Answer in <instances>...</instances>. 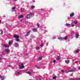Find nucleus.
<instances>
[{"instance_id": "48", "label": "nucleus", "mask_w": 80, "mask_h": 80, "mask_svg": "<svg viewBox=\"0 0 80 80\" xmlns=\"http://www.w3.org/2000/svg\"><path fill=\"white\" fill-rule=\"evenodd\" d=\"M78 69H80V67L78 68Z\"/></svg>"}, {"instance_id": "12", "label": "nucleus", "mask_w": 80, "mask_h": 80, "mask_svg": "<svg viewBox=\"0 0 80 80\" xmlns=\"http://www.w3.org/2000/svg\"><path fill=\"white\" fill-rule=\"evenodd\" d=\"M79 36V34L78 33H76L75 35L76 38H78V37Z\"/></svg>"}, {"instance_id": "28", "label": "nucleus", "mask_w": 80, "mask_h": 80, "mask_svg": "<svg viewBox=\"0 0 80 80\" xmlns=\"http://www.w3.org/2000/svg\"><path fill=\"white\" fill-rule=\"evenodd\" d=\"M53 79H57V76H54L53 77Z\"/></svg>"}, {"instance_id": "45", "label": "nucleus", "mask_w": 80, "mask_h": 80, "mask_svg": "<svg viewBox=\"0 0 80 80\" xmlns=\"http://www.w3.org/2000/svg\"><path fill=\"white\" fill-rule=\"evenodd\" d=\"M74 32H72V34H74Z\"/></svg>"}, {"instance_id": "15", "label": "nucleus", "mask_w": 80, "mask_h": 80, "mask_svg": "<svg viewBox=\"0 0 80 80\" xmlns=\"http://www.w3.org/2000/svg\"><path fill=\"white\" fill-rule=\"evenodd\" d=\"M16 75H22L21 73H20L19 72H18L16 73Z\"/></svg>"}, {"instance_id": "44", "label": "nucleus", "mask_w": 80, "mask_h": 80, "mask_svg": "<svg viewBox=\"0 0 80 80\" xmlns=\"http://www.w3.org/2000/svg\"><path fill=\"white\" fill-rule=\"evenodd\" d=\"M32 2H35V0H32Z\"/></svg>"}, {"instance_id": "51", "label": "nucleus", "mask_w": 80, "mask_h": 80, "mask_svg": "<svg viewBox=\"0 0 80 80\" xmlns=\"http://www.w3.org/2000/svg\"><path fill=\"white\" fill-rule=\"evenodd\" d=\"M14 1H17V0H13Z\"/></svg>"}, {"instance_id": "33", "label": "nucleus", "mask_w": 80, "mask_h": 80, "mask_svg": "<svg viewBox=\"0 0 80 80\" xmlns=\"http://www.w3.org/2000/svg\"><path fill=\"white\" fill-rule=\"evenodd\" d=\"M41 47H43V45L42 43H41Z\"/></svg>"}, {"instance_id": "32", "label": "nucleus", "mask_w": 80, "mask_h": 80, "mask_svg": "<svg viewBox=\"0 0 80 80\" xmlns=\"http://www.w3.org/2000/svg\"><path fill=\"white\" fill-rule=\"evenodd\" d=\"M73 72V70H69L68 71V72Z\"/></svg>"}, {"instance_id": "50", "label": "nucleus", "mask_w": 80, "mask_h": 80, "mask_svg": "<svg viewBox=\"0 0 80 80\" xmlns=\"http://www.w3.org/2000/svg\"><path fill=\"white\" fill-rule=\"evenodd\" d=\"M70 36H71V37H73V35H71Z\"/></svg>"}, {"instance_id": "4", "label": "nucleus", "mask_w": 80, "mask_h": 80, "mask_svg": "<svg viewBox=\"0 0 80 80\" xmlns=\"http://www.w3.org/2000/svg\"><path fill=\"white\" fill-rule=\"evenodd\" d=\"M0 77L1 78V80H3L4 79H5L6 78V77L5 76H3L2 77L1 75H0Z\"/></svg>"}, {"instance_id": "54", "label": "nucleus", "mask_w": 80, "mask_h": 80, "mask_svg": "<svg viewBox=\"0 0 80 80\" xmlns=\"http://www.w3.org/2000/svg\"><path fill=\"white\" fill-rule=\"evenodd\" d=\"M5 17V16H4V17Z\"/></svg>"}, {"instance_id": "37", "label": "nucleus", "mask_w": 80, "mask_h": 80, "mask_svg": "<svg viewBox=\"0 0 80 80\" xmlns=\"http://www.w3.org/2000/svg\"><path fill=\"white\" fill-rule=\"evenodd\" d=\"M74 26H75V25L73 24H72V25L71 26V27H74Z\"/></svg>"}, {"instance_id": "17", "label": "nucleus", "mask_w": 80, "mask_h": 80, "mask_svg": "<svg viewBox=\"0 0 80 80\" xmlns=\"http://www.w3.org/2000/svg\"><path fill=\"white\" fill-rule=\"evenodd\" d=\"M68 38V36H66L65 37H64V40H67V38Z\"/></svg>"}, {"instance_id": "19", "label": "nucleus", "mask_w": 80, "mask_h": 80, "mask_svg": "<svg viewBox=\"0 0 80 80\" xmlns=\"http://www.w3.org/2000/svg\"><path fill=\"white\" fill-rule=\"evenodd\" d=\"M60 59H61V58L60 57V56H58V58H57L58 60H60Z\"/></svg>"}, {"instance_id": "18", "label": "nucleus", "mask_w": 80, "mask_h": 80, "mask_svg": "<svg viewBox=\"0 0 80 80\" xmlns=\"http://www.w3.org/2000/svg\"><path fill=\"white\" fill-rule=\"evenodd\" d=\"M74 23L75 25H77L78 23L77 22V21H74Z\"/></svg>"}, {"instance_id": "47", "label": "nucleus", "mask_w": 80, "mask_h": 80, "mask_svg": "<svg viewBox=\"0 0 80 80\" xmlns=\"http://www.w3.org/2000/svg\"><path fill=\"white\" fill-rule=\"evenodd\" d=\"M46 46H48V43H46Z\"/></svg>"}, {"instance_id": "40", "label": "nucleus", "mask_w": 80, "mask_h": 80, "mask_svg": "<svg viewBox=\"0 0 80 80\" xmlns=\"http://www.w3.org/2000/svg\"><path fill=\"white\" fill-rule=\"evenodd\" d=\"M22 21H23V19H21V20H20L21 23H22Z\"/></svg>"}, {"instance_id": "11", "label": "nucleus", "mask_w": 80, "mask_h": 80, "mask_svg": "<svg viewBox=\"0 0 80 80\" xmlns=\"http://www.w3.org/2000/svg\"><path fill=\"white\" fill-rule=\"evenodd\" d=\"M18 17L20 18H23V17H24V16H23V15H21L20 16H19Z\"/></svg>"}, {"instance_id": "13", "label": "nucleus", "mask_w": 80, "mask_h": 80, "mask_svg": "<svg viewBox=\"0 0 80 80\" xmlns=\"http://www.w3.org/2000/svg\"><path fill=\"white\" fill-rule=\"evenodd\" d=\"M32 31L33 32H37V30L35 29H32Z\"/></svg>"}, {"instance_id": "41", "label": "nucleus", "mask_w": 80, "mask_h": 80, "mask_svg": "<svg viewBox=\"0 0 80 80\" xmlns=\"http://www.w3.org/2000/svg\"><path fill=\"white\" fill-rule=\"evenodd\" d=\"M76 80H80V78H78L76 79Z\"/></svg>"}, {"instance_id": "42", "label": "nucleus", "mask_w": 80, "mask_h": 80, "mask_svg": "<svg viewBox=\"0 0 80 80\" xmlns=\"http://www.w3.org/2000/svg\"><path fill=\"white\" fill-rule=\"evenodd\" d=\"M61 72H62V73H63L64 72V71H63V70H62Z\"/></svg>"}, {"instance_id": "31", "label": "nucleus", "mask_w": 80, "mask_h": 80, "mask_svg": "<svg viewBox=\"0 0 80 80\" xmlns=\"http://www.w3.org/2000/svg\"><path fill=\"white\" fill-rule=\"evenodd\" d=\"M55 38H56V37H52V39H55Z\"/></svg>"}, {"instance_id": "5", "label": "nucleus", "mask_w": 80, "mask_h": 80, "mask_svg": "<svg viewBox=\"0 0 80 80\" xmlns=\"http://www.w3.org/2000/svg\"><path fill=\"white\" fill-rule=\"evenodd\" d=\"M4 51H5V52H8L9 53L10 52V50H9V49L8 48L5 49Z\"/></svg>"}, {"instance_id": "9", "label": "nucleus", "mask_w": 80, "mask_h": 80, "mask_svg": "<svg viewBox=\"0 0 80 80\" xmlns=\"http://www.w3.org/2000/svg\"><path fill=\"white\" fill-rule=\"evenodd\" d=\"M16 8L15 7H13L11 9L12 10V12H15V8Z\"/></svg>"}, {"instance_id": "34", "label": "nucleus", "mask_w": 80, "mask_h": 80, "mask_svg": "<svg viewBox=\"0 0 80 80\" xmlns=\"http://www.w3.org/2000/svg\"><path fill=\"white\" fill-rule=\"evenodd\" d=\"M74 63H78V61L75 60V61H74Z\"/></svg>"}, {"instance_id": "49", "label": "nucleus", "mask_w": 80, "mask_h": 80, "mask_svg": "<svg viewBox=\"0 0 80 80\" xmlns=\"http://www.w3.org/2000/svg\"><path fill=\"white\" fill-rule=\"evenodd\" d=\"M2 55H5V54H4V53H2Z\"/></svg>"}, {"instance_id": "55", "label": "nucleus", "mask_w": 80, "mask_h": 80, "mask_svg": "<svg viewBox=\"0 0 80 80\" xmlns=\"http://www.w3.org/2000/svg\"><path fill=\"white\" fill-rule=\"evenodd\" d=\"M28 55H29L28 54Z\"/></svg>"}, {"instance_id": "16", "label": "nucleus", "mask_w": 80, "mask_h": 80, "mask_svg": "<svg viewBox=\"0 0 80 80\" xmlns=\"http://www.w3.org/2000/svg\"><path fill=\"white\" fill-rule=\"evenodd\" d=\"M3 46L5 47H7L8 48V47H9V46H8V45H4Z\"/></svg>"}, {"instance_id": "39", "label": "nucleus", "mask_w": 80, "mask_h": 80, "mask_svg": "<svg viewBox=\"0 0 80 80\" xmlns=\"http://www.w3.org/2000/svg\"><path fill=\"white\" fill-rule=\"evenodd\" d=\"M41 11H44V9H41Z\"/></svg>"}, {"instance_id": "38", "label": "nucleus", "mask_w": 80, "mask_h": 80, "mask_svg": "<svg viewBox=\"0 0 80 80\" xmlns=\"http://www.w3.org/2000/svg\"><path fill=\"white\" fill-rule=\"evenodd\" d=\"M38 12H40V9H38Z\"/></svg>"}, {"instance_id": "26", "label": "nucleus", "mask_w": 80, "mask_h": 80, "mask_svg": "<svg viewBox=\"0 0 80 80\" xmlns=\"http://www.w3.org/2000/svg\"><path fill=\"white\" fill-rule=\"evenodd\" d=\"M6 60V59H5L4 58H0V60Z\"/></svg>"}, {"instance_id": "14", "label": "nucleus", "mask_w": 80, "mask_h": 80, "mask_svg": "<svg viewBox=\"0 0 80 80\" xmlns=\"http://www.w3.org/2000/svg\"><path fill=\"white\" fill-rule=\"evenodd\" d=\"M35 48L37 50H40V47H36Z\"/></svg>"}, {"instance_id": "8", "label": "nucleus", "mask_w": 80, "mask_h": 80, "mask_svg": "<svg viewBox=\"0 0 80 80\" xmlns=\"http://www.w3.org/2000/svg\"><path fill=\"white\" fill-rule=\"evenodd\" d=\"M30 30H29L27 33L26 37H27L29 35H30Z\"/></svg>"}, {"instance_id": "6", "label": "nucleus", "mask_w": 80, "mask_h": 80, "mask_svg": "<svg viewBox=\"0 0 80 80\" xmlns=\"http://www.w3.org/2000/svg\"><path fill=\"white\" fill-rule=\"evenodd\" d=\"M74 13L72 12L70 14V17H73L74 16Z\"/></svg>"}, {"instance_id": "22", "label": "nucleus", "mask_w": 80, "mask_h": 80, "mask_svg": "<svg viewBox=\"0 0 80 80\" xmlns=\"http://www.w3.org/2000/svg\"><path fill=\"white\" fill-rule=\"evenodd\" d=\"M12 43H13V42H12V41H10L9 42V45H12Z\"/></svg>"}, {"instance_id": "27", "label": "nucleus", "mask_w": 80, "mask_h": 80, "mask_svg": "<svg viewBox=\"0 0 80 80\" xmlns=\"http://www.w3.org/2000/svg\"><path fill=\"white\" fill-rule=\"evenodd\" d=\"M31 8L32 9H33L34 8H35V6H31Z\"/></svg>"}, {"instance_id": "53", "label": "nucleus", "mask_w": 80, "mask_h": 80, "mask_svg": "<svg viewBox=\"0 0 80 80\" xmlns=\"http://www.w3.org/2000/svg\"><path fill=\"white\" fill-rule=\"evenodd\" d=\"M73 38V37H72V39Z\"/></svg>"}, {"instance_id": "7", "label": "nucleus", "mask_w": 80, "mask_h": 80, "mask_svg": "<svg viewBox=\"0 0 80 80\" xmlns=\"http://www.w3.org/2000/svg\"><path fill=\"white\" fill-rule=\"evenodd\" d=\"M18 46H19L18 43L17 42L15 43L14 46L15 47H18Z\"/></svg>"}, {"instance_id": "43", "label": "nucleus", "mask_w": 80, "mask_h": 80, "mask_svg": "<svg viewBox=\"0 0 80 80\" xmlns=\"http://www.w3.org/2000/svg\"><path fill=\"white\" fill-rule=\"evenodd\" d=\"M8 67H12V66H11V65H9Z\"/></svg>"}, {"instance_id": "36", "label": "nucleus", "mask_w": 80, "mask_h": 80, "mask_svg": "<svg viewBox=\"0 0 80 80\" xmlns=\"http://www.w3.org/2000/svg\"><path fill=\"white\" fill-rule=\"evenodd\" d=\"M52 62H53V63H56V61H55V60H53Z\"/></svg>"}, {"instance_id": "29", "label": "nucleus", "mask_w": 80, "mask_h": 80, "mask_svg": "<svg viewBox=\"0 0 80 80\" xmlns=\"http://www.w3.org/2000/svg\"><path fill=\"white\" fill-rule=\"evenodd\" d=\"M27 73H28V74H29V75H31V73H30V72H27Z\"/></svg>"}, {"instance_id": "46", "label": "nucleus", "mask_w": 80, "mask_h": 80, "mask_svg": "<svg viewBox=\"0 0 80 80\" xmlns=\"http://www.w3.org/2000/svg\"><path fill=\"white\" fill-rule=\"evenodd\" d=\"M2 23V21L0 20V24Z\"/></svg>"}, {"instance_id": "24", "label": "nucleus", "mask_w": 80, "mask_h": 80, "mask_svg": "<svg viewBox=\"0 0 80 80\" xmlns=\"http://www.w3.org/2000/svg\"><path fill=\"white\" fill-rule=\"evenodd\" d=\"M36 68H37L38 69H40V67L38 66H36Z\"/></svg>"}, {"instance_id": "52", "label": "nucleus", "mask_w": 80, "mask_h": 80, "mask_svg": "<svg viewBox=\"0 0 80 80\" xmlns=\"http://www.w3.org/2000/svg\"><path fill=\"white\" fill-rule=\"evenodd\" d=\"M21 11H22V12H23V10L21 9Z\"/></svg>"}, {"instance_id": "20", "label": "nucleus", "mask_w": 80, "mask_h": 80, "mask_svg": "<svg viewBox=\"0 0 80 80\" xmlns=\"http://www.w3.org/2000/svg\"><path fill=\"white\" fill-rule=\"evenodd\" d=\"M0 32H1V33H0V35H2L3 33V32L2 30H0Z\"/></svg>"}, {"instance_id": "35", "label": "nucleus", "mask_w": 80, "mask_h": 80, "mask_svg": "<svg viewBox=\"0 0 80 80\" xmlns=\"http://www.w3.org/2000/svg\"><path fill=\"white\" fill-rule=\"evenodd\" d=\"M78 50H77L76 51V52L77 53H78Z\"/></svg>"}, {"instance_id": "2", "label": "nucleus", "mask_w": 80, "mask_h": 80, "mask_svg": "<svg viewBox=\"0 0 80 80\" xmlns=\"http://www.w3.org/2000/svg\"><path fill=\"white\" fill-rule=\"evenodd\" d=\"M32 13H30L28 14L27 15V18H30L32 17Z\"/></svg>"}, {"instance_id": "30", "label": "nucleus", "mask_w": 80, "mask_h": 80, "mask_svg": "<svg viewBox=\"0 0 80 80\" xmlns=\"http://www.w3.org/2000/svg\"><path fill=\"white\" fill-rule=\"evenodd\" d=\"M37 26H38V28H39V24L38 23H37Z\"/></svg>"}, {"instance_id": "25", "label": "nucleus", "mask_w": 80, "mask_h": 80, "mask_svg": "<svg viewBox=\"0 0 80 80\" xmlns=\"http://www.w3.org/2000/svg\"><path fill=\"white\" fill-rule=\"evenodd\" d=\"M42 57H39V60H42Z\"/></svg>"}, {"instance_id": "1", "label": "nucleus", "mask_w": 80, "mask_h": 80, "mask_svg": "<svg viewBox=\"0 0 80 80\" xmlns=\"http://www.w3.org/2000/svg\"><path fill=\"white\" fill-rule=\"evenodd\" d=\"M14 37L16 38V41H17V42H19L20 41V39H18V38H19V36H18V35H14Z\"/></svg>"}, {"instance_id": "3", "label": "nucleus", "mask_w": 80, "mask_h": 80, "mask_svg": "<svg viewBox=\"0 0 80 80\" xmlns=\"http://www.w3.org/2000/svg\"><path fill=\"white\" fill-rule=\"evenodd\" d=\"M25 66L23 65L22 64H21V65L19 66L20 69H22V68H24Z\"/></svg>"}, {"instance_id": "21", "label": "nucleus", "mask_w": 80, "mask_h": 80, "mask_svg": "<svg viewBox=\"0 0 80 80\" xmlns=\"http://www.w3.org/2000/svg\"><path fill=\"white\" fill-rule=\"evenodd\" d=\"M66 63H69V60H66L65 61Z\"/></svg>"}, {"instance_id": "23", "label": "nucleus", "mask_w": 80, "mask_h": 80, "mask_svg": "<svg viewBox=\"0 0 80 80\" xmlns=\"http://www.w3.org/2000/svg\"><path fill=\"white\" fill-rule=\"evenodd\" d=\"M66 25L67 27H68V26H70V24L66 23Z\"/></svg>"}, {"instance_id": "10", "label": "nucleus", "mask_w": 80, "mask_h": 80, "mask_svg": "<svg viewBox=\"0 0 80 80\" xmlns=\"http://www.w3.org/2000/svg\"><path fill=\"white\" fill-rule=\"evenodd\" d=\"M58 40H64V38H62V37H60L58 38Z\"/></svg>"}]
</instances>
